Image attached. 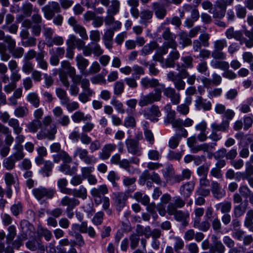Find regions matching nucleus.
Masks as SVG:
<instances>
[{
  "label": "nucleus",
  "instance_id": "nucleus-1",
  "mask_svg": "<svg viewBox=\"0 0 253 253\" xmlns=\"http://www.w3.org/2000/svg\"><path fill=\"white\" fill-rule=\"evenodd\" d=\"M225 34L227 39H234L239 41L241 44H245L248 48L253 47V28L251 31L248 30L244 31V34L246 37L243 36L242 31H235L232 27L227 29Z\"/></svg>",
  "mask_w": 253,
  "mask_h": 253
},
{
  "label": "nucleus",
  "instance_id": "nucleus-2",
  "mask_svg": "<svg viewBox=\"0 0 253 253\" xmlns=\"http://www.w3.org/2000/svg\"><path fill=\"white\" fill-rule=\"evenodd\" d=\"M90 194L93 198L95 204L99 205L103 203V209L106 211L108 214H111L112 211L109 209L110 206L109 199L104 195L108 193V189L105 184L99 186L97 188H93L90 190Z\"/></svg>",
  "mask_w": 253,
  "mask_h": 253
},
{
  "label": "nucleus",
  "instance_id": "nucleus-3",
  "mask_svg": "<svg viewBox=\"0 0 253 253\" xmlns=\"http://www.w3.org/2000/svg\"><path fill=\"white\" fill-rule=\"evenodd\" d=\"M61 68L58 69L57 72L59 76L60 80L63 85L68 87L69 86V81L67 74L69 76L74 75L76 73V71L74 67L71 66L70 63L67 60H63L61 62Z\"/></svg>",
  "mask_w": 253,
  "mask_h": 253
},
{
  "label": "nucleus",
  "instance_id": "nucleus-4",
  "mask_svg": "<svg viewBox=\"0 0 253 253\" xmlns=\"http://www.w3.org/2000/svg\"><path fill=\"white\" fill-rule=\"evenodd\" d=\"M161 91L160 89H155V93H150L141 97L138 102L140 107H144L151 104L154 102L159 101L161 99Z\"/></svg>",
  "mask_w": 253,
  "mask_h": 253
},
{
  "label": "nucleus",
  "instance_id": "nucleus-5",
  "mask_svg": "<svg viewBox=\"0 0 253 253\" xmlns=\"http://www.w3.org/2000/svg\"><path fill=\"white\" fill-rule=\"evenodd\" d=\"M44 17L47 20H51L55 13L61 12L59 4L55 1L49 2L42 8Z\"/></svg>",
  "mask_w": 253,
  "mask_h": 253
},
{
  "label": "nucleus",
  "instance_id": "nucleus-6",
  "mask_svg": "<svg viewBox=\"0 0 253 253\" xmlns=\"http://www.w3.org/2000/svg\"><path fill=\"white\" fill-rule=\"evenodd\" d=\"M74 157H79L85 164L89 165L96 162V159L92 156L88 155V151L81 147H78L74 153Z\"/></svg>",
  "mask_w": 253,
  "mask_h": 253
},
{
  "label": "nucleus",
  "instance_id": "nucleus-7",
  "mask_svg": "<svg viewBox=\"0 0 253 253\" xmlns=\"http://www.w3.org/2000/svg\"><path fill=\"white\" fill-rule=\"evenodd\" d=\"M125 144L127 152L133 155L140 156L142 154V148L139 145L138 140L132 138L127 139Z\"/></svg>",
  "mask_w": 253,
  "mask_h": 253
},
{
  "label": "nucleus",
  "instance_id": "nucleus-8",
  "mask_svg": "<svg viewBox=\"0 0 253 253\" xmlns=\"http://www.w3.org/2000/svg\"><path fill=\"white\" fill-rule=\"evenodd\" d=\"M56 191L52 188H46L43 187L35 188L33 190V193L35 198L40 200L43 197H46L48 199H51L53 197Z\"/></svg>",
  "mask_w": 253,
  "mask_h": 253
},
{
  "label": "nucleus",
  "instance_id": "nucleus-9",
  "mask_svg": "<svg viewBox=\"0 0 253 253\" xmlns=\"http://www.w3.org/2000/svg\"><path fill=\"white\" fill-rule=\"evenodd\" d=\"M162 37L165 40L164 44L166 47L176 49L177 44L175 41V36L170 32L169 28L165 29Z\"/></svg>",
  "mask_w": 253,
  "mask_h": 253
},
{
  "label": "nucleus",
  "instance_id": "nucleus-10",
  "mask_svg": "<svg viewBox=\"0 0 253 253\" xmlns=\"http://www.w3.org/2000/svg\"><path fill=\"white\" fill-rule=\"evenodd\" d=\"M8 49L13 58L15 59L21 58L24 54V49L21 46L16 47V42L14 39L8 41Z\"/></svg>",
  "mask_w": 253,
  "mask_h": 253
},
{
  "label": "nucleus",
  "instance_id": "nucleus-11",
  "mask_svg": "<svg viewBox=\"0 0 253 253\" xmlns=\"http://www.w3.org/2000/svg\"><path fill=\"white\" fill-rule=\"evenodd\" d=\"M168 79L173 83L175 88L177 90L184 89L186 85L185 82L178 74H175L174 72L170 71L167 74Z\"/></svg>",
  "mask_w": 253,
  "mask_h": 253
},
{
  "label": "nucleus",
  "instance_id": "nucleus-12",
  "mask_svg": "<svg viewBox=\"0 0 253 253\" xmlns=\"http://www.w3.org/2000/svg\"><path fill=\"white\" fill-rule=\"evenodd\" d=\"M127 198V195L124 192L113 193V199L117 211H121L125 207Z\"/></svg>",
  "mask_w": 253,
  "mask_h": 253
},
{
  "label": "nucleus",
  "instance_id": "nucleus-13",
  "mask_svg": "<svg viewBox=\"0 0 253 253\" xmlns=\"http://www.w3.org/2000/svg\"><path fill=\"white\" fill-rule=\"evenodd\" d=\"M144 115L146 119L156 122L158 121L157 118L161 115V113L158 106L152 105L144 112Z\"/></svg>",
  "mask_w": 253,
  "mask_h": 253
},
{
  "label": "nucleus",
  "instance_id": "nucleus-14",
  "mask_svg": "<svg viewBox=\"0 0 253 253\" xmlns=\"http://www.w3.org/2000/svg\"><path fill=\"white\" fill-rule=\"evenodd\" d=\"M211 239L212 245L210 247V253H224L225 248L217 237L212 235Z\"/></svg>",
  "mask_w": 253,
  "mask_h": 253
},
{
  "label": "nucleus",
  "instance_id": "nucleus-15",
  "mask_svg": "<svg viewBox=\"0 0 253 253\" xmlns=\"http://www.w3.org/2000/svg\"><path fill=\"white\" fill-rule=\"evenodd\" d=\"M214 198L220 199L226 194L225 191L222 188L220 184L216 181H211V190Z\"/></svg>",
  "mask_w": 253,
  "mask_h": 253
},
{
  "label": "nucleus",
  "instance_id": "nucleus-16",
  "mask_svg": "<svg viewBox=\"0 0 253 253\" xmlns=\"http://www.w3.org/2000/svg\"><path fill=\"white\" fill-rule=\"evenodd\" d=\"M195 187V182L190 181L182 185L179 188V193L184 199H188L191 195Z\"/></svg>",
  "mask_w": 253,
  "mask_h": 253
},
{
  "label": "nucleus",
  "instance_id": "nucleus-17",
  "mask_svg": "<svg viewBox=\"0 0 253 253\" xmlns=\"http://www.w3.org/2000/svg\"><path fill=\"white\" fill-rule=\"evenodd\" d=\"M164 94L167 97L170 98L171 103L173 105H177L180 101V95L176 92L175 89L169 87L164 89Z\"/></svg>",
  "mask_w": 253,
  "mask_h": 253
},
{
  "label": "nucleus",
  "instance_id": "nucleus-18",
  "mask_svg": "<svg viewBox=\"0 0 253 253\" xmlns=\"http://www.w3.org/2000/svg\"><path fill=\"white\" fill-rule=\"evenodd\" d=\"M80 202L75 198H70L67 196H64L61 200L60 204L63 207H67V211H72L76 206L79 205Z\"/></svg>",
  "mask_w": 253,
  "mask_h": 253
},
{
  "label": "nucleus",
  "instance_id": "nucleus-19",
  "mask_svg": "<svg viewBox=\"0 0 253 253\" xmlns=\"http://www.w3.org/2000/svg\"><path fill=\"white\" fill-rule=\"evenodd\" d=\"M195 106L197 110L203 109L204 111H209L211 108V104L210 101H207L201 96H198L195 100Z\"/></svg>",
  "mask_w": 253,
  "mask_h": 253
},
{
  "label": "nucleus",
  "instance_id": "nucleus-20",
  "mask_svg": "<svg viewBox=\"0 0 253 253\" xmlns=\"http://www.w3.org/2000/svg\"><path fill=\"white\" fill-rule=\"evenodd\" d=\"M83 91L79 94L78 99L83 103H85L89 101V97L94 94V91L89 86H83Z\"/></svg>",
  "mask_w": 253,
  "mask_h": 253
},
{
  "label": "nucleus",
  "instance_id": "nucleus-21",
  "mask_svg": "<svg viewBox=\"0 0 253 253\" xmlns=\"http://www.w3.org/2000/svg\"><path fill=\"white\" fill-rule=\"evenodd\" d=\"M77 65L81 73L85 76L86 74V68L89 64V61L87 59L84 58L82 55H78L76 57Z\"/></svg>",
  "mask_w": 253,
  "mask_h": 253
},
{
  "label": "nucleus",
  "instance_id": "nucleus-22",
  "mask_svg": "<svg viewBox=\"0 0 253 253\" xmlns=\"http://www.w3.org/2000/svg\"><path fill=\"white\" fill-rule=\"evenodd\" d=\"M116 148V145L114 144H107L105 145L99 154V158L102 160H106L110 156L111 152Z\"/></svg>",
  "mask_w": 253,
  "mask_h": 253
},
{
  "label": "nucleus",
  "instance_id": "nucleus-23",
  "mask_svg": "<svg viewBox=\"0 0 253 253\" xmlns=\"http://www.w3.org/2000/svg\"><path fill=\"white\" fill-rule=\"evenodd\" d=\"M180 57L179 52L175 49L169 52V57L165 60V66L167 68H174V61Z\"/></svg>",
  "mask_w": 253,
  "mask_h": 253
},
{
  "label": "nucleus",
  "instance_id": "nucleus-24",
  "mask_svg": "<svg viewBox=\"0 0 253 253\" xmlns=\"http://www.w3.org/2000/svg\"><path fill=\"white\" fill-rule=\"evenodd\" d=\"M68 195H72L74 197L81 198L84 200L86 198L87 192L86 189L83 186L80 187L79 189H71V191Z\"/></svg>",
  "mask_w": 253,
  "mask_h": 253
},
{
  "label": "nucleus",
  "instance_id": "nucleus-25",
  "mask_svg": "<svg viewBox=\"0 0 253 253\" xmlns=\"http://www.w3.org/2000/svg\"><path fill=\"white\" fill-rule=\"evenodd\" d=\"M152 8L155 11L156 16L160 19L164 18L166 14V9L161 6L160 4L158 2H154L152 3Z\"/></svg>",
  "mask_w": 253,
  "mask_h": 253
},
{
  "label": "nucleus",
  "instance_id": "nucleus-26",
  "mask_svg": "<svg viewBox=\"0 0 253 253\" xmlns=\"http://www.w3.org/2000/svg\"><path fill=\"white\" fill-rule=\"evenodd\" d=\"M212 131H226L229 127V122L228 120H223L220 124L216 123H213L211 126Z\"/></svg>",
  "mask_w": 253,
  "mask_h": 253
},
{
  "label": "nucleus",
  "instance_id": "nucleus-27",
  "mask_svg": "<svg viewBox=\"0 0 253 253\" xmlns=\"http://www.w3.org/2000/svg\"><path fill=\"white\" fill-rule=\"evenodd\" d=\"M72 79V81L74 84H81L82 88H83V86L85 84L86 86H90L89 81L88 79L83 78V77L81 75H76L74 74V75H71L70 76Z\"/></svg>",
  "mask_w": 253,
  "mask_h": 253
},
{
  "label": "nucleus",
  "instance_id": "nucleus-28",
  "mask_svg": "<svg viewBox=\"0 0 253 253\" xmlns=\"http://www.w3.org/2000/svg\"><path fill=\"white\" fill-rule=\"evenodd\" d=\"M73 121L75 123H79L82 121H86L91 119L90 115H85L82 111H78L75 112L71 117Z\"/></svg>",
  "mask_w": 253,
  "mask_h": 253
},
{
  "label": "nucleus",
  "instance_id": "nucleus-29",
  "mask_svg": "<svg viewBox=\"0 0 253 253\" xmlns=\"http://www.w3.org/2000/svg\"><path fill=\"white\" fill-rule=\"evenodd\" d=\"M140 84L144 88L154 87L159 85V82L157 79H149L147 77L141 79Z\"/></svg>",
  "mask_w": 253,
  "mask_h": 253
},
{
  "label": "nucleus",
  "instance_id": "nucleus-30",
  "mask_svg": "<svg viewBox=\"0 0 253 253\" xmlns=\"http://www.w3.org/2000/svg\"><path fill=\"white\" fill-rule=\"evenodd\" d=\"M56 132L57 127L55 125H53L50 126V129L47 130L44 137L40 134H38L37 137L39 139H42L44 137L46 138L48 140H52L55 139Z\"/></svg>",
  "mask_w": 253,
  "mask_h": 253
},
{
  "label": "nucleus",
  "instance_id": "nucleus-31",
  "mask_svg": "<svg viewBox=\"0 0 253 253\" xmlns=\"http://www.w3.org/2000/svg\"><path fill=\"white\" fill-rule=\"evenodd\" d=\"M13 149L15 152L12 154L11 157H12L16 161L23 159L25 156L23 151V146L22 145L15 144Z\"/></svg>",
  "mask_w": 253,
  "mask_h": 253
},
{
  "label": "nucleus",
  "instance_id": "nucleus-32",
  "mask_svg": "<svg viewBox=\"0 0 253 253\" xmlns=\"http://www.w3.org/2000/svg\"><path fill=\"white\" fill-rule=\"evenodd\" d=\"M44 51H41L38 53L36 61L38 63V67L42 70H47L48 69V63L44 59Z\"/></svg>",
  "mask_w": 253,
  "mask_h": 253
},
{
  "label": "nucleus",
  "instance_id": "nucleus-33",
  "mask_svg": "<svg viewBox=\"0 0 253 253\" xmlns=\"http://www.w3.org/2000/svg\"><path fill=\"white\" fill-rule=\"evenodd\" d=\"M120 2L118 0H112L107 10V14L116 15L120 10Z\"/></svg>",
  "mask_w": 253,
  "mask_h": 253
},
{
  "label": "nucleus",
  "instance_id": "nucleus-34",
  "mask_svg": "<svg viewBox=\"0 0 253 253\" xmlns=\"http://www.w3.org/2000/svg\"><path fill=\"white\" fill-rule=\"evenodd\" d=\"M158 46V44L156 42H152L149 44L145 45L141 50V54L144 56H146L156 49Z\"/></svg>",
  "mask_w": 253,
  "mask_h": 253
},
{
  "label": "nucleus",
  "instance_id": "nucleus-35",
  "mask_svg": "<svg viewBox=\"0 0 253 253\" xmlns=\"http://www.w3.org/2000/svg\"><path fill=\"white\" fill-rule=\"evenodd\" d=\"M8 124L13 128L15 134H19L22 132L23 128L20 126L19 122L17 119L11 118Z\"/></svg>",
  "mask_w": 253,
  "mask_h": 253
},
{
  "label": "nucleus",
  "instance_id": "nucleus-36",
  "mask_svg": "<svg viewBox=\"0 0 253 253\" xmlns=\"http://www.w3.org/2000/svg\"><path fill=\"white\" fill-rule=\"evenodd\" d=\"M68 181L65 178H60L57 181V186L60 189V191L64 194L68 195L71 191V189L67 188Z\"/></svg>",
  "mask_w": 253,
  "mask_h": 253
},
{
  "label": "nucleus",
  "instance_id": "nucleus-37",
  "mask_svg": "<svg viewBox=\"0 0 253 253\" xmlns=\"http://www.w3.org/2000/svg\"><path fill=\"white\" fill-rule=\"evenodd\" d=\"M26 247L30 250L35 251L38 249L41 250H44V246L40 243L39 241H36L33 239L31 241H29L26 244Z\"/></svg>",
  "mask_w": 253,
  "mask_h": 253
},
{
  "label": "nucleus",
  "instance_id": "nucleus-38",
  "mask_svg": "<svg viewBox=\"0 0 253 253\" xmlns=\"http://www.w3.org/2000/svg\"><path fill=\"white\" fill-rule=\"evenodd\" d=\"M22 10L25 15L29 17L31 16L33 11L38 13L39 10L37 8H33V4L30 2H27L23 4Z\"/></svg>",
  "mask_w": 253,
  "mask_h": 253
},
{
  "label": "nucleus",
  "instance_id": "nucleus-39",
  "mask_svg": "<svg viewBox=\"0 0 253 253\" xmlns=\"http://www.w3.org/2000/svg\"><path fill=\"white\" fill-rule=\"evenodd\" d=\"M179 38V43L182 45L183 47L189 46L192 43V41L189 38V35L186 32H182L178 35Z\"/></svg>",
  "mask_w": 253,
  "mask_h": 253
},
{
  "label": "nucleus",
  "instance_id": "nucleus-40",
  "mask_svg": "<svg viewBox=\"0 0 253 253\" xmlns=\"http://www.w3.org/2000/svg\"><path fill=\"white\" fill-rule=\"evenodd\" d=\"M215 207L217 210H220L221 213H228L231 209V203L229 201H225L217 204Z\"/></svg>",
  "mask_w": 253,
  "mask_h": 253
},
{
  "label": "nucleus",
  "instance_id": "nucleus-41",
  "mask_svg": "<svg viewBox=\"0 0 253 253\" xmlns=\"http://www.w3.org/2000/svg\"><path fill=\"white\" fill-rule=\"evenodd\" d=\"M42 126V123L39 120H34L27 125L28 130L32 133L36 132L39 128Z\"/></svg>",
  "mask_w": 253,
  "mask_h": 253
},
{
  "label": "nucleus",
  "instance_id": "nucleus-42",
  "mask_svg": "<svg viewBox=\"0 0 253 253\" xmlns=\"http://www.w3.org/2000/svg\"><path fill=\"white\" fill-rule=\"evenodd\" d=\"M27 100L35 107L37 108L40 104V99L38 94L35 92H31L27 95Z\"/></svg>",
  "mask_w": 253,
  "mask_h": 253
},
{
  "label": "nucleus",
  "instance_id": "nucleus-43",
  "mask_svg": "<svg viewBox=\"0 0 253 253\" xmlns=\"http://www.w3.org/2000/svg\"><path fill=\"white\" fill-rule=\"evenodd\" d=\"M15 162V160L10 156L3 160L2 165L7 170H10L14 168Z\"/></svg>",
  "mask_w": 253,
  "mask_h": 253
},
{
  "label": "nucleus",
  "instance_id": "nucleus-44",
  "mask_svg": "<svg viewBox=\"0 0 253 253\" xmlns=\"http://www.w3.org/2000/svg\"><path fill=\"white\" fill-rule=\"evenodd\" d=\"M55 93L57 97L61 100V104L62 105L63 102L68 101L69 97L67 96L66 91L60 87L57 88Z\"/></svg>",
  "mask_w": 253,
  "mask_h": 253
},
{
  "label": "nucleus",
  "instance_id": "nucleus-45",
  "mask_svg": "<svg viewBox=\"0 0 253 253\" xmlns=\"http://www.w3.org/2000/svg\"><path fill=\"white\" fill-rule=\"evenodd\" d=\"M59 170L64 172L66 174L72 175L76 173L77 169L76 167H74L71 169L69 165L64 164L60 166Z\"/></svg>",
  "mask_w": 253,
  "mask_h": 253
},
{
  "label": "nucleus",
  "instance_id": "nucleus-46",
  "mask_svg": "<svg viewBox=\"0 0 253 253\" xmlns=\"http://www.w3.org/2000/svg\"><path fill=\"white\" fill-rule=\"evenodd\" d=\"M211 66L217 69H220L222 70H226L229 69V63L226 61H215L211 62Z\"/></svg>",
  "mask_w": 253,
  "mask_h": 253
},
{
  "label": "nucleus",
  "instance_id": "nucleus-47",
  "mask_svg": "<svg viewBox=\"0 0 253 253\" xmlns=\"http://www.w3.org/2000/svg\"><path fill=\"white\" fill-rule=\"evenodd\" d=\"M101 69V67L97 61H94L92 63L91 65L89 67V70L86 71L85 76L93 75L98 73Z\"/></svg>",
  "mask_w": 253,
  "mask_h": 253
},
{
  "label": "nucleus",
  "instance_id": "nucleus-48",
  "mask_svg": "<svg viewBox=\"0 0 253 253\" xmlns=\"http://www.w3.org/2000/svg\"><path fill=\"white\" fill-rule=\"evenodd\" d=\"M14 115L18 118H23L29 113V110L26 107L19 106L14 110Z\"/></svg>",
  "mask_w": 253,
  "mask_h": 253
},
{
  "label": "nucleus",
  "instance_id": "nucleus-49",
  "mask_svg": "<svg viewBox=\"0 0 253 253\" xmlns=\"http://www.w3.org/2000/svg\"><path fill=\"white\" fill-rule=\"evenodd\" d=\"M73 30L76 33L79 34L80 36L82 38L83 40H88V38L86 33V31L84 27L82 25L79 24L78 26H76L73 29Z\"/></svg>",
  "mask_w": 253,
  "mask_h": 253
},
{
  "label": "nucleus",
  "instance_id": "nucleus-50",
  "mask_svg": "<svg viewBox=\"0 0 253 253\" xmlns=\"http://www.w3.org/2000/svg\"><path fill=\"white\" fill-rule=\"evenodd\" d=\"M62 105L65 106L68 111L70 112H72L79 108V104L78 102L76 101L70 102V98L68 99V101H66L65 102H63Z\"/></svg>",
  "mask_w": 253,
  "mask_h": 253
},
{
  "label": "nucleus",
  "instance_id": "nucleus-51",
  "mask_svg": "<svg viewBox=\"0 0 253 253\" xmlns=\"http://www.w3.org/2000/svg\"><path fill=\"white\" fill-rule=\"evenodd\" d=\"M235 11L237 17L240 19L245 18L247 14V10L245 6L237 4L235 6Z\"/></svg>",
  "mask_w": 253,
  "mask_h": 253
},
{
  "label": "nucleus",
  "instance_id": "nucleus-52",
  "mask_svg": "<svg viewBox=\"0 0 253 253\" xmlns=\"http://www.w3.org/2000/svg\"><path fill=\"white\" fill-rule=\"evenodd\" d=\"M173 239L175 241L174 245V251L176 252V253H180V250L183 249L184 247V241L181 238L178 237H175L173 238Z\"/></svg>",
  "mask_w": 253,
  "mask_h": 253
},
{
  "label": "nucleus",
  "instance_id": "nucleus-53",
  "mask_svg": "<svg viewBox=\"0 0 253 253\" xmlns=\"http://www.w3.org/2000/svg\"><path fill=\"white\" fill-rule=\"evenodd\" d=\"M8 233L6 236V243L10 244L16 235V228L14 225H11L8 228Z\"/></svg>",
  "mask_w": 253,
  "mask_h": 253
},
{
  "label": "nucleus",
  "instance_id": "nucleus-54",
  "mask_svg": "<svg viewBox=\"0 0 253 253\" xmlns=\"http://www.w3.org/2000/svg\"><path fill=\"white\" fill-rule=\"evenodd\" d=\"M64 43L63 38L59 36H54L52 38L51 40L49 41V42L47 43V45L49 47H51L53 45V44L56 45H62Z\"/></svg>",
  "mask_w": 253,
  "mask_h": 253
},
{
  "label": "nucleus",
  "instance_id": "nucleus-55",
  "mask_svg": "<svg viewBox=\"0 0 253 253\" xmlns=\"http://www.w3.org/2000/svg\"><path fill=\"white\" fill-rule=\"evenodd\" d=\"M185 68H192L193 67V58L190 56H185L181 58Z\"/></svg>",
  "mask_w": 253,
  "mask_h": 253
},
{
  "label": "nucleus",
  "instance_id": "nucleus-56",
  "mask_svg": "<svg viewBox=\"0 0 253 253\" xmlns=\"http://www.w3.org/2000/svg\"><path fill=\"white\" fill-rule=\"evenodd\" d=\"M182 156V152H175L174 151H169L168 154L167 158L170 161H179L181 159Z\"/></svg>",
  "mask_w": 253,
  "mask_h": 253
},
{
  "label": "nucleus",
  "instance_id": "nucleus-57",
  "mask_svg": "<svg viewBox=\"0 0 253 253\" xmlns=\"http://www.w3.org/2000/svg\"><path fill=\"white\" fill-rule=\"evenodd\" d=\"M89 38L92 41L91 43H97L100 40V33L98 30H91L89 33Z\"/></svg>",
  "mask_w": 253,
  "mask_h": 253
},
{
  "label": "nucleus",
  "instance_id": "nucleus-58",
  "mask_svg": "<svg viewBox=\"0 0 253 253\" xmlns=\"http://www.w3.org/2000/svg\"><path fill=\"white\" fill-rule=\"evenodd\" d=\"M227 41L225 39H220L216 40L214 42L213 47L215 49L222 50L227 46Z\"/></svg>",
  "mask_w": 253,
  "mask_h": 253
},
{
  "label": "nucleus",
  "instance_id": "nucleus-59",
  "mask_svg": "<svg viewBox=\"0 0 253 253\" xmlns=\"http://www.w3.org/2000/svg\"><path fill=\"white\" fill-rule=\"evenodd\" d=\"M174 216L175 219L179 221L184 219H188L189 217V213L188 211L183 212L182 211H177Z\"/></svg>",
  "mask_w": 253,
  "mask_h": 253
},
{
  "label": "nucleus",
  "instance_id": "nucleus-60",
  "mask_svg": "<svg viewBox=\"0 0 253 253\" xmlns=\"http://www.w3.org/2000/svg\"><path fill=\"white\" fill-rule=\"evenodd\" d=\"M111 104L114 106L118 112L121 114H124L125 111L123 108V104L116 99H112Z\"/></svg>",
  "mask_w": 253,
  "mask_h": 253
},
{
  "label": "nucleus",
  "instance_id": "nucleus-61",
  "mask_svg": "<svg viewBox=\"0 0 253 253\" xmlns=\"http://www.w3.org/2000/svg\"><path fill=\"white\" fill-rule=\"evenodd\" d=\"M210 12L212 14V17L214 18H222L225 14V10L224 9H219L218 8H215L214 6V9L212 11H210Z\"/></svg>",
  "mask_w": 253,
  "mask_h": 253
},
{
  "label": "nucleus",
  "instance_id": "nucleus-62",
  "mask_svg": "<svg viewBox=\"0 0 253 253\" xmlns=\"http://www.w3.org/2000/svg\"><path fill=\"white\" fill-rule=\"evenodd\" d=\"M129 240L130 241V247L131 249L134 250L138 245L140 240L139 235L135 234L131 235L129 237Z\"/></svg>",
  "mask_w": 253,
  "mask_h": 253
},
{
  "label": "nucleus",
  "instance_id": "nucleus-63",
  "mask_svg": "<svg viewBox=\"0 0 253 253\" xmlns=\"http://www.w3.org/2000/svg\"><path fill=\"white\" fill-rule=\"evenodd\" d=\"M240 174H242V178L243 179L251 178V176L253 175V166L252 165H249L246 167L245 173H240Z\"/></svg>",
  "mask_w": 253,
  "mask_h": 253
},
{
  "label": "nucleus",
  "instance_id": "nucleus-64",
  "mask_svg": "<svg viewBox=\"0 0 253 253\" xmlns=\"http://www.w3.org/2000/svg\"><path fill=\"white\" fill-rule=\"evenodd\" d=\"M124 84L123 82H117L114 85V92L117 95H120L124 91Z\"/></svg>",
  "mask_w": 253,
  "mask_h": 253
}]
</instances>
